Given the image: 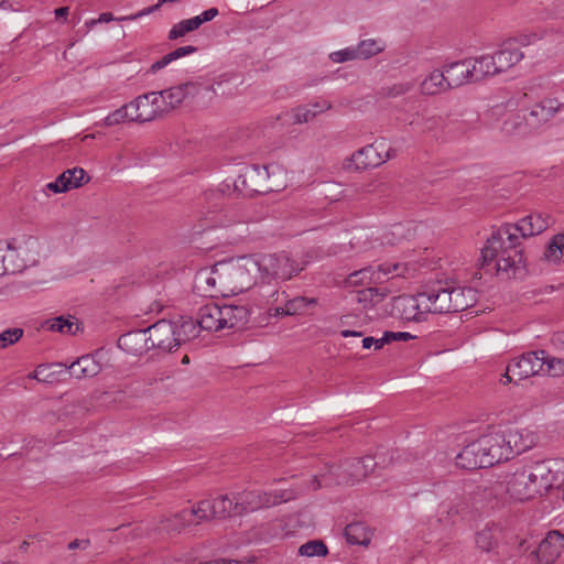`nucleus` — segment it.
Masks as SVG:
<instances>
[{
  "label": "nucleus",
  "instance_id": "nucleus-1",
  "mask_svg": "<svg viewBox=\"0 0 564 564\" xmlns=\"http://www.w3.org/2000/svg\"><path fill=\"white\" fill-rule=\"evenodd\" d=\"M551 225L547 215L531 214L517 224H506L494 230L481 250L484 267H490L501 279H511L523 272V256L519 249L522 238L546 230Z\"/></svg>",
  "mask_w": 564,
  "mask_h": 564
},
{
  "label": "nucleus",
  "instance_id": "nucleus-2",
  "mask_svg": "<svg viewBox=\"0 0 564 564\" xmlns=\"http://www.w3.org/2000/svg\"><path fill=\"white\" fill-rule=\"evenodd\" d=\"M563 463L556 459L531 462L506 477L505 484L485 488L486 496L505 491L510 500L528 501L546 495L561 481Z\"/></svg>",
  "mask_w": 564,
  "mask_h": 564
},
{
  "label": "nucleus",
  "instance_id": "nucleus-3",
  "mask_svg": "<svg viewBox=\"0 0 564 564\" xmlns=\"http://www.w3.org/2000/svg\"><path fill=\"white\" fill-rule=\"evenodd\" d=\"M476 302V292L470 288L432 286L422 291L423 312L427 314H449L460 312Z\"/></svg>",
  "mask_w": 564,
  "mask_h": 564
},
{
  "label": "nucleus",
  "instance_id": "nucleus-4",
  "mask_svg": "<svg viewBox=\"0 0 564 564\" xmlns=\"http://www.w3.org/2000/svg\"><path fill=\"white\" fill-rule=\"evenodd\" d=\"M217 267L223 296L241 293L254 283L257 263L253 258L241 257L220 261L217 262Z\"/></svg>",
  "mask_w": 564,
  "mask_h": 564
},
{
  "label": "nucleus",
  "instance_id": "nucleus-5",
  "mask_svg": "<svg viewBox=\"0 0 564 564\" xmlns=\"http://www.w3.org/2000/svg\"><path fill=\"white\" fill-rule=\"evenodd\" d=\"M249 311L243 305H219L208 303L197 313V323L202 329L219 332L240 327L248 322Z\"/></svg>",
  "mask_w": 564,
  "mask_h": 564
},
{
  "label": "nucleus",
  "instance_id": "nucleus-6",
  "mask_svg": "<svg viewBox=\"0 0 564 564\" xmlns=\"http://www.w3.org/2000/svg\"><path fill=\"white\" fill-rule=\"evenodd\" d=\"M7 250L10 261L9 269L12 273H18L39 263L43 253V245L39 238L23 235L12 238L7 245Z\"/></svg>",
  "mask_w": 564,
  "mask_h": 564
},
{
  "label": "nucleus",
  "instance_id": "nucleus-7",
  "mask_svg": "<svg viewBox=\"0 0 564 564\" xmlns=\"http://www.w3.org/2000/svg\"><path fill=\"white\" fill-rule=\"evenodd\" d=\"M414 268L408 263H382L377 268L367 267L354 271L346 279L347 286L369 285L371 283L380 282L384 276H411Z\"/></svg>",
  "mask_w": 564,
  "mask_h": 564
},
{
  "label": "nucleus",
  "instance_id": "nucleus-8",
  "mask_svg": "<svg viewBox=\"0 0 564 564\" xmlns=\"http://www.w3.org/2000/svg\"><path fill=\"white\" fill-rule=\"evenodd\" d=\"M398 120L410 132L417 135L432 134L436 132L443 123L441 115L422 105H419L410 112L402 115Z\"/></svg>",
  "mask_w": 564,
  "mask_h": 564
},
{
  "label": "nucleus",
  "instance_id": "nucleus-9",
  "mask_svg": "<svg viewBox=\"0 0 564 564\" xmlns=\"http://www.w3.org/2000/svg\"><path fill=\"white\" fill-rule=\"evenodd\" d=\"M391 158L390 149L384 141H376L368 144L348 158L344 167L347 170L360 171L369 167H377Z\"/></svg>",
  "mask_w": 564,
  "mask_h": 564
},
{
  "label": "nucleus",
  "instance_id": "nucleus-10",
  "mask_svg": "<svg viewBox=\"0 0 564 564\" xmlns=\"http://www.w3.org/2000/svg\"><path fill=\"white\" fill-rule=\"evenodd\" d=\"M544 350L527 352L514 358L507 367L506 383L517 382L544 371Z\"/></svg>",
  "mask_w": 564,
  "mask_h": 564
},
{
  "label": "nucleus",
  "instance_id": "nucleus-11",
  "mask_svg": "<svg viewBox=\"0 0 564 564\" xmlns=\"http://www.w3.org/2000/svg\"><path fill=\"white\" fill-rule=\"evenodd\" d=\"M376 465L375 458L371 456L351 458L339 467H329L328 474L334 475L338 484H355L372 473Z\"/></svg>",
  "mask_w": 564,
  "mask_h": 564
},
{
  "label": "nucleus",
  "instance_id": "nucleus-12",
  "mask_svg": "<svg viewBox=\"0 0 564 564\" xmlns=\"http://www.w3.org/2000/svg\"><path fill=\"white\" fill-rule=\"evenodd\" d=\"M269 171L267 166H243L234 182L235 189L243 195L260 194L270 191L267 185Z\"/></svg>",
  "mask_w": 564,
  "mask_h": 564
},
{
  "label": "nucleus",
  "instance_id": "nucleus-13",
  "mask_svg": "<svg viewBox=\"0 0 564 564\" xmlns=\"http://www.w3.org/2000/svg\"><path fill=\"white\" fill-rule=\"evenodd\" d=\"M487 434L469 443L456 456V465L465 469L491 467Z\"/></svg>",
  "mask_w": 564,
  "mask_h": 564
},
{
  "label": "nucleus",
  "instance_id": "nucleus-14",
  "mask_svg": "<svg viewBox=\"0 0 564 564\" xmlns=\"http://www.w3.org/2000/svg\"><path fill=\"white\" fill-rule=\"evenodd\" d=\"M163 101L158 96L156 91L147 93L138 96L129 102V108L132 113V121L144 123L153 121L164 115L161 106Z\"/></svg>",
  "mask_w": 564,
  "mask_h": 564
},
{
  "label": "nucleus",
  "instance_id": "nucleus-15",
  "mask_svg": "<svg viewBox=\"0 0 564 564\" xmlns=\"http://www.w3.org/2000/svg\"><path fill=\"white\" fill-rule=\"evenodd\" d=\"M282 496L272 491L246 490L234 496L236 512L240 514L252 512L264 507H271L281 502Z\"/></svg>",
  "mask_w": 564,
  "mask_h": 564
},
{
  "label": "nucleus",
  "instance_id": "nucleus-16",
  "mask_svg": "<svg viewBox=\"0 0 564 564\" xmlns=\"http://www.w3.org/2000/svg\"><path fill=\"white\" fill-rule=\"evenodd\" d=\"M203 89L212 90V87H205L198 82H186L167 89L156 91L164 113L178 107L186 98L198 95Z\"/></svg>",
  "mask_w": 564,
  "mask_h": 564
},
{
  "label": "nucleus",
  "instance_id": "nucleus-17",
  "mask_svg": "<svg viewBox=\"0 0 564 564\" xmlns=\"http://www.w3.org/2000/svg\"><path fill=\"white\" fill-rule=\"evenodd\" d=\"M422 292L414 296L400 295L393 299L391 314L404 321L421 322L425 319L426 312L422 307Z\"/></svg>",
  "mask_w": 564,
  "mask_h": 564
},
{
  "label": "nucleus",
  "instance_id": "nucleus-18",
  "mask_svg": "<svg viewBox=\"0 0 564 564\" xmlns=\"http://www.w3.org/2000/svg\"><path fill=\"white\" fill-rule=\"evenodd\" d=\"M148 333L151 349L171 351L173 348L178 347L175 336V323L161 319L148 327Z\"/></svg>",
  "mask_w": 564,
  "mask_h": 564
},
{
  "label": "nucleus",
  "instance_id": "nucleus-19",
  "mask_svg": "<svg viewBox=\"0 0 564 564\" xmlns=\"http://www.w3.org/2000/svg\"><path fill=\"white\" fill-rule=\"evenodd\" d=\"M511 458L533 448L538 442L536 433L527 429H512L505 433Z\"/></svg>",
  "mask_w": 564,
  "mask_h": 564
},
{
  "label": "nucleus",
  "instance_id": "nucleus-20",
  "mask_svg": "<svg viewBox=\"0 0 564 564\" xmlns=\"http://www.w3.org/2000/svg\"><path fill=\"white\" fill-rule=\"evenodd\" d=\"M564 550V534L558 531H551L540 542L536 556L542 564L555 562Z\"/></svg>",
  "mask_w": 564,
  "mask_h": 564
},
{
  "label": "nucleus",
  "instance_id": "nucleus-21",
  "mask_svg": "<svg viewBox=\"0 0 564 564\" xmlns=\"http://www.w3.org/2000/svg\"><path fill=\"white\" fill-rule=\"evenodd\" d=\"M444 69L452 88L475 82L470 58L448 63Z\"/></svg>",
  "mask_w": 564,
  "mask_h": 564
},
{
  "label": "nucleus",
  "instance_id": "nucleus-22",
  "mask_svg": "<svg viewBox=\"0 0 564 564\" xmlns=\"http://www.w3.org/2000/svg\"><path fill=\"white\" fill-rule=\"evenodd\" d=\"M118 346L131 355H142L151 349L148 328L135 329L123 334L118 339Z\"/></svg>",
  "mask_w": 564,
  "mask_h": 564
},
{
  "label": "nucleus",
  "instance_id": "nucleus-23",
  "mask_svg": "<svg viewBox=\"0 0 564 564\" xmlns=\"http://www.w3.org/2000/svg\"><path fill=\"white\" fill-rule=\"evenodd\" d=\"M281 281L272 283H261L259 294L262 308L269 317L278 316L282 311V301L280 300Z\"/></svg>",
  "mask_w": 564,
  "mask_h": 564
},
{
  "label": "nucleus",
  "instance_id": "nucleus-24",
  "mask_svg": "<svg viewBox=\"0 0 564 564\" xmlns=\"http://www.w3.org/2000/svg\"><path fill=\"white\" fill-rule=\"evenodd\" d=\"M217 263L212 268H203L195 275V286L205 296L215 297L223 295L219 286Z\"/></svg>",
  "mask_w": 564,
  "mask_h": 564
},
{
  "label": "nucleus",
  "instance_id": "nucleus-25",
  "mask_svg": "<svg viewBox=\"0 0 564 564\" xmlns=\"http://www.w3.org/2000/svg\"><path fill=\"white\" fill-rule=\"evenodd\" d=\"M563 108L564 104L557 98L546 97L532 106L529 116L535 123H545L561 112Z\"/></svg>",
  "mask_w": 564,
  "mask_h": 564
},
{
  "label": "nucleus",
  "instance_id": "nucleus-26",
  "mask_svg": "<svg viewBox=\"0 0 564 564\" xmlns=\"http://www.w3.org/2000/svg\"><path fill=\"white\" fill-rule=\"evenodd\" d=\"M257 263V272L260 273L261 283H272L280 281L281 259L275 253L262 254L259 259H254Z\"/></svg>",
  "mask_w": 564,
  "mask_h": 564
},
{
  "label": "nucleus",
  "instance_id": "nucleus-27",
  "mask_svg": "<svg viewBox=\"0 0 564 564\" xmlns=\"http://www.w3.org/2000/svg\"><path fill=\"white\" fill-rule=\"evenodd\" d=\"M492 55L495 57L496 66L499 68V73L508 70L524 57L521 50L512 42L505 43L501 48Z\"/></svg>",
  "mask_w": 564,
  "mask_h": 564
},
{
  "label": "nucleus",
  "instance_id": "nucleus-28",
  "mask_svg": "<svg viewBox=\"0 0 564 564\" xmlns=\"http://www.w3.org/2000/svg\"><path fill=\"white\" fill-rule=\"evenodd\" d=\"M487 441L491 466L511 459L510 452L507 447L505 433L490 432L487 434Z\"/></svg>",
  "mask_w": 564,
  "mask_h": 564
},
{
  "label": "nucleus",
  "instance_id": "nucleus-29",
  "mask_svg": "<svg viewBox=\"0 0 564 564\" xmlns=\"http://www.w3.org/2000/svg\"><path fill=\"white\" fill-rule=\"evenodd\" d=\"M77 379L91 378L101 371V365L90 355L82 356L68 367Z\"/></svg>",
  "mask_w": 564,
  "mask_h": 564
},
{
  "label": "nucleus",
  "instance_id": "nucleus-30",
  "mask_svg": "<svg viewBox=\"0 0 564 564\" xmlns=\"http://www.w3.org/2000/svg\"><path fill=\"white\" fill-rule=\"evenodd\" d=\"M210 227H230L248 221V217L235 208H226L210 213L207 217Z\"/></svg>",
  "mask_w": 564,
  "mask_h": 564
},
{
  "label": "nucleus",
  "instance_id": "nucleus-31",
  "mask_svg": "<svg viewBox=\"0 0 564 564\" xmlns=\"http://www.w3.org/2000/svg\"><path fill=\"white\" fill-rule=\"evenodd\" d=\"M420 87L422 94L430 96L446 91L448 88H452L449 82L446 78L445 69H435L431 72L422 80Z\"/></svg>",
  "mask_w": 564,
  "mask_h": 564
},
{
  "label": "nucleus",
  "instance_id": "nucleus-32",
  "mask_svg": "<svg viewBox=\"0 0 564 564\" xmlns=\"http://www.w3.org/2000/svg\"><path fill=\"white\" fill-rule=\"evenodd\" d=\"M388 289L365 288L356 293V301L364 311L369 312L379 305L388 296Z\"/></svg>",
  "mask_w": 564,
  "mask_h": 564
},
{
  "label": "nucleus",
  "instance_id": "nucleus-33",
  "mask_svg": "<svg viewBox=\"0 0 564 564\" xmlns=\"http://www.w3.org/2000/svg\"><path fill=\"white\" fill-rule=\"evenodd\" d=\"M471 66L474 67L475 82L481 80L487 76L499 74V68L496 66L495 57L492 54L481 55L478 57H470Z\"/></svg>",
  "mask_w": 564,
  "mask_h": 564
},
{
  "label": "nucleus",
  "instance_id": "nucleus-34",
  "mask_svg": "<svg viewBox=\"0 0 564 564\" xmlns=\"http://www.w3.org/2000/svg\"><path fill=\"white\" fill-rule=\"evenodd\" d=\"M45 326L52 332H58L66 335H76L79 330V324L72 316H68L67 318L64 316L51 318L45 322Z\"/></svg>",
  "mask_w": 564,
  "mask_h": 564
},
{
  "label": "nucleus",
  "instance_id": "nucleus-35",
  "mask_svg": "<svg viewBox=\"0 0 564 564\" xmlns=\"http://www.w3.org/2000/svg\"><path fill=\"white\" fill-rule=\"evenodd\" d=\"M200 327L196 321L187 318L182 321L180 325L175 324V336L181 346L183 343L192 340L199 335Z\"/></svg>",
  "mask_w": 564,
  "mask_h": 564
},
{
  "label": "nucleus",
  "instance_id": "nucleus-36",
  "mask_svg": "<svg viewBox=\"0 0 564 564\" xmlns=\"http://www.w3.org/2000/svg\"><path fill=\"white\" fill-rule=\"evenodd\" d=\"M213 508L215 518L224 519L227 517L239 516L236 512V500L228 495L219 496L213 499Z\"/></svg>",
  "mask_w": 564,
  "mask_h": 564
},
{
  "label": "nucleus",
  "instance_id": "nucleus-37",
  "mask_svg": "<svg viewBox=\"0 0 564 564\" xmlns=\"http://www.w3.org/2000/svg\"><path fill=\"white\" fill-rule=\"evenodd\" d=\"M196 51H197V47H195L193 45H187V46L178 47V48L167 53L166 55H164L159 61L154 62L151 65L150 70L152 73H156L158 70H161L162 68L166 67L172 62H174V61H176V59H178L181 57L187 56L189 54H193Z\"/></svg>",
  "mask_w": 564,
  "mask_h": 564
},
{
  "label": "nucleus",
  "instance_id": "nucleus-38",
  "mask_svg": "<svg viewBox=\"0 0 564 564\" xmlns=\"http://www.w3.org/2000/svg\"><path fill=\"white\" fill-rule=\"evenodd\" d=\"M347 541L352 544L367 545L370 542L368 529L360 522L350 523L345 530Z\"/></svg>",
  "mask_w": 564,
  "mask_h": 564
},
{
  "label": "nucleus",
  "instance_id": "nucleus-39",
  "mask_svg": "<svg viewBox=\"0 0 564 564\" xmlns=\"http://www.w3.org/2000/svg\"><path fill=\"white\" fill-rule=\"evenodd\" d=\"M359 59H368L384 50V44L380 40L367 39L355 45Z\"/></svg>",
  "mask_w": 564,
  "mask_h": 564
},
{
  "label": "nucleus",
  "instance_id": "nucleus-40",
  "mask_svg": "<svg viewBox=\"0 0 564 564\" xmlns=\"http://www.w3.org/2000/svg\"><path fill=\"white\" fill-rule=\"evenodd\" d=\"M413 236L414 231L411 228H406L402 224H395L383 235V241L388 245H397L402 240L412 238Z\"/></svg>",
  "mask_w": 564,
  "mask_h": 564
},
{
  "label": "nucleus",
  "instance_id": "nucleus-41",
  "mask_svg": "<svg viewBox=\"0 0 564 564\" xmlns=\"http://www.w3.org/2000/svg\"><path fill=\"white\" fill-rule=\"evenodd\" d=\"M564 254V234L555 235L549 242L544 257L549 262L558 263Z\"/></svg>",
  "mask_w": 564,
  "mask_h": 564
},
{
  "label": "nucleus",
  "instance_id": "nucleus-42",
  "mask_svg": "<svg viewBox=\"0 0 564 564\" xmlns=\"http://www.w3.org/2000/svg\"><path fill=\"white\" fill-rule=\"evenodd\" d=\"M475 543L476 546L484 552L492 551L497 545L494 529L491 527H486L485 529L477 532Z\"/></svg>",
  "mask_w": 564,
  "mask_h": 564
},
{
  "label": "nucleus",
  "instance_id": "nucleus-43",
  "mask_svg": "<svg viewBox=\"0 0 564 564\" xmlns=\"http://www.w3.org/2000/svg\"><path fill=\"white\" fill-rule=\"evenodd\" d=\"M61 176L66 177L64 183L67 185L68 191L78 188L89 181V177H87L86 172L82 167L66 170Z\"/></svg>",
  "mask_w": 564,
  "mask_h": 564
},
{
  "label": "nucleus",
  "instance_id": "nucleus-44",
  "mask_svg": "<svg viewBox=\"0 0 564 564\" xmlns=\"http://www.w3.org/2000/svg\"><path fill=\"white\" fill-rule=\"evenodd\" d=\"M126 121H132V113L130 111L129 104H126L122 107L110 112L104 119V124L106 127H112V126H117V124H120Z\"/></svg>",
  "mask_w": 564,
  "mask_h": 564
},
{
  "label": "nucleus",
  "instance_id": "nucleus-45",
  "mask_svg": "<svg viewBox=\"0 0 564 564\" xmlns=\"http://www.w3.org/2000/svg\"><path fill=\"white\" fill-rule=\"evenodd\" d=\"M172 521H174L175 524L169 528L175 531H180L189 525L199 524L198 520L194 514L193 508L180 511L174 516Z\"/></svg>",
  "mask_w": 564,
  "mask_h": 564
},
{
  "label": "nucleus",
  "instance_id": "nucleus-46",
  "mask_svg": "<svg viewBox=\"0 0 564 564\" xmlns=\"http://www.w3.org/2000/svg\"><path fill=\"white\" fill-rule=\"evenodd\" d=\"M312 304H315V299L295 297L284 303V315L301 314Z\"/></svg>",
  "mask_w": 564,
  "mask_h": 564
},
{
  "label": "nucleus",
  "instance_id": "nucleus-47",
  "mask_svg": "<svg viewBox=\"0 0 564 564\" xmlns=\"http://www.w3.org/2000/svg\"><path fill=\"white\" fill-rule=\"evenodd\" d=\"M327 552L326 545L319 540L310 541L299 549V554L307 557L325 556Z\"/></svg>",
  "mask_w": 564,
  "mask_h": 564
},
{
  "label": "nucleus",
  "instance_id": "nucleus-48",
  "mask_svg": "<svg viewBox=\"0 0 564 564\" xmlns=\"http://www.w3.org/2000/svg\"><path fill=\"white\" fill-rule=\"evenodd\" d=\"M290 119L294 124L308 123L315 119L311 107L301 105L290 111Z\"/></svg>",
  "mask_w": 564,
  "mask_h": 564
},
{
  "label": "nucleus",
  "instance_id": "nucleus-49",
  "mask_svg": "<svg viewBox=\"0 0 564 564\" xmlns=\"http://www.w3.org/2000/svg\"><path fill=\"white\" fill-rule=\"evenodd\" d=\"M544 371L550 376L560 377L564 375V359L557 357H551L544 351Z\"/></svg>",
  "mask_w": 564,
  "mask_h": 564
},
{
  "label": "nucleus",
  "instance_id": "nucleus-50",
  "mask_svg": "<svg viewBox=\"0 0 564 564\" xmlns=\"http://www.w3.org/2000/svg\"><path fill=\"white\" fill-rule=\"evenodd\" d=\"M194 514L198 522L215 519L213 499H205L193 507Z\"/></svg>",
  "mask_w": 564,
  "mask_h": 564
},
{
  "label": "nucleus",
  "instance_id": "nucleus-51",
  "mask_svg": "<svg viewBox=\"0 0 564 564\" xmlns=\"http://www.w3.org/2000/svg\"><path fill=\"white\" fill-rule=\"evenodd\" d=\"M328 57L333 63L336 64L359 59L355 45L332 52Z\"/></svg>",
  "mask_w": 564,
  "mask_h": 564
},
{
  "label": "nucleus",
  "instance_id": "nucleus-52",
  "mask_svg": "<svg viewBox=\"0 0 564 564\" xmlns=\"http://www.w3.org/2000/svg\"><path fill=\"white\" fill-rule=\"evenodd\" d=\"M23 336V329L19 327L8 328L0 333V349L19 341Z\"/></svg>",
  "mask_w": 564,
  "mask_h": 564
},
{
  "label": "nucleus",
  "instance_id": "nucleus-53",
  "mask_svg": "<svg viewBox=\"0 0 564 564\" xmlns=\"http://www.w3.org/2000/svg\"><path fill=\"white\" fill-rule=\"evenodd\" d=\"M195 30L197 29L195 28L192 19L182 20L172 26L169 32V39L176 40Z\"/></svg>",
  "mask_w": 564,
  "mask_h": 564
},
{
  "label": "nucleus",
  "instance_id": "nucleus-54",
  "mask_svg": "<svg viewBox=\"0 0 564 564\" xmlns=\"http://www.w3.org/2000/svg\"><path fill=\"white\" fill-rule=\"evenodd\" d=\"M307 261L303 259L293 257L286 258V261L284 262V280L291 279L292 276L299 274L304 270Z\"/></svg>",
  "mask_w": 564,
  "mask_h": 564
},
{
  "label": "nucleus",
  "instance_id": "nucleus-55",
  "mask_svg": "<svg viewBox=\"0 0 564 564\" xmlns=\"http://www.w3.org/2000/svg\"><path fill=\"white\" fill-rule=\"evenodd\" d=\"M218 14H219V11L217 8H209L208 10H205L204 12H202L199 15H196L191 19L194 22L195 28L198 29L203 23L212 21Z\"/></svg>",
  "mask_w": 564,
  "mask_h": 564
},
{
  "label": "nucleus",
  "instance_id": "nucleus-56",
  "mask_svg": "<svg viewBox=\"0 0 564 564\" xmlns=\"http://www.w3.org/2000/svg\"><path fill=\"white\" fill-rule=\"evenodd\" d=\"M169 378L167 371L158 369L153 373H145L143 381L148 386H153Z\"/></svg>",
  "mask_w": 564,
  "mask_h": 564
},
{
  "label": "nucleus",
  "instance_id": "nucleus-57",
  "mask_svg": "<svg viewBox=\"0 0 564 564\" xmlns=\"http://www.w3.org/2000/svg\"><path fill=\"white\" fill-rule=\"evenodd\" d=\"M383 337L387 338V344L391 341H406L414 338V336L408 332H386Z\"/></svg>",
  "mask_w": 564,
  "mask_h": 564
},
{
  "label": "nucleus",
  "instance_id": "nucleus-58",
  "mask_svg": "<svg viewBox=\"0 0 564 564\" xmlns=\"http://www.w3.org/2000/svg\"><path fill=\"white\" fill-rule=\"evenodd\" d=\"M387 344V338L383 336L381 338H373V337H365L362 339V348L364 349H370L373 347L375 350L381 349Z\"/></svg>",
  "mask_w": 564,
  "mask_h": 564
},
{
  "label": "nucleus",
  "instance_id": "nucleus-59",
  "mask_svg": "<svg viewBox=\"0 0 564 564\" xmlns=\"http://www.w3.org/2000/svg\"><path fill=\"white\" fill-rule=\"evenodd\" d=\"M65 178L66 177L59 175L54 182L46 184V188L55 194L67 192V185L64 183Z\"/></svg>",
  "mask_w": 564,
  "mask_h": 564
},
{
  "label": "nucleus",
  "instance_id": "nucleus-60",
  "mask_svg": "<svg viewBox=\"0 0 564 564\" xmlns=\"http://www.w3.org/2000/svg\"><path fill=\"white\" fill-rule=\"evenodd\" d=\"M9 268H10V261H9L8 250H7V248H3L2 245L0 243V276L8 274V273H12Z\"/></svg>",
  "mask_w": 564,
  "mask_h": 564
},
{
  "label": "nucleus",
  "instance_id": "nucleus-61",
  "mask_svg": "<svg viewBox=\"0 0 564 564\" xmlns=\"http://www.w3.org/2000/svg\"><path fill=\"white\" fill-rule=\"evenodd\" d=\"M306 106L312 108V111L314 112L315 117L318 116L319 113H323L332 109V104L327 100H317Z\"/></svg>",
  "mask_w": 564,
  "mask_h": 564
},
{
  "label": "nucleus",
  "instance_id": "nucleus-62",
  "mask_svg": "<svg viewBox=\"0 0 564 564\" xmlns=\"http://www.w3.org/2000/svg\"><path fill=\"white\" fill-rule=\"evenodd\" d=\"M161 7L160 4V1H158L156 4L152 6V7H148L141 11H139L138 13L135 14H131V15H127V17H120L119 20H128V21H133V20H137L141 17H144L147 14H150L152 12H154L155 10H158L159 8Z\"/></svg>",
  "mask_w": 564,
  "mask_h": 564
},
{
  "label": "nucleus",
  "instance_id": "nucleus-63",
  "mask_svg": "<svg viewBox=\"0 0 564 564\" xmlns=\"http://www.w3.org/2000/svg\"><path fill=\"white\" fill-rule=\"evenodd\" d=\"M411 88H412V86L409 83L395 85L390 89L389 96L397 97V96L403 95V94L410 91Z\"/></svg>",
  "mask_w": 564,
  "mask_h": 564
},
{
  "label": "nucleus",
  "instance_id": "nucleus-64",
  "mask_svg": "<svg viewBox=\"0 0 564 564\" xmlns=\"http://www.w3.org/2000/svg\"><path fill=\"white\" fill-rule=\"evenodd\" d=\"M118 19L119 18L113 17L110 12H104L97 18V21L98 23H108L111 21H119Z\"/></svg>",
  "mask_w": 564,
  "mask_h": 564
}]
</instances>
